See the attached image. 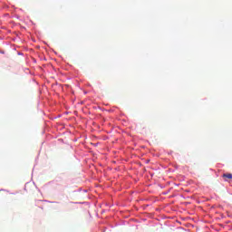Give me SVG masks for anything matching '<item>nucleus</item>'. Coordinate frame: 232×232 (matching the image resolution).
I'll return each instance as SVG.
<instances>
[{
  "mask_svg": "<svg viewBox=\"0 0 232 232\" xmlns=\"http://www.w3.org/2000/svg\"><path fill=\"white\" fill-rule=\"evenodd\" d=\"M222 177L224 178V180L226 182H227V180L232 179V174L231 173L223 174Z\"/></svg>",
  "mask_w": 232,
  "mask_h": 232,
  "instance_id": "1",
  "label": "nucleus"
}]
</instances>
